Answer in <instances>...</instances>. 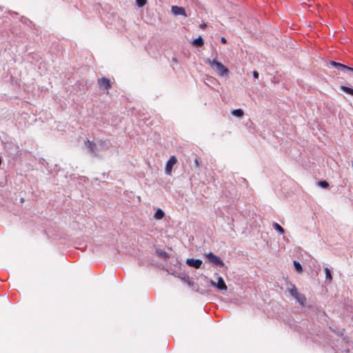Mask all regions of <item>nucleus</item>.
Returning a JSON list of instances; mask_svg holds the SVG:
<instances>
[{
    "label": "nucleus",
    "mask_w": 353,
    "mask_h": 353,
    "mask_svg": "<svg viewBox=\"0 0 353 353\" xmlns=\"http://www.w3.org/2000/svg\"><path fill=\"white\" fill-rule=\"evenodd\" d=\"M206 63H208L210 67L214 69L220 76L223 77L229 72L228 69L224 65L215 59H208Z\"/></svg>",
    "instance_id": "nucleus-1"
},
{
    "label": "nucleus",
    "mask_w": 353,
    "mask_h": 353,
    "mask_svg": "<svg viewBox=\"0 0 353 353\" xmlns=\"http://www.w3.org/2000/svg\"><path fill=\"white\" fill-rule=\"evenodd\" d=\"M289 292L292 296H293L300 304L304 305L306 298L305 296L298 292L297 288L295 285H292V288L289 290Z\"/></svg>",
    "instance_id": "nucleus-2"
},
{
    "label": "nucleus",
    "mask_w": 353,
    "mask_h": 353,
    "mask_svg": "<svg viewBox=\"0 0 353 353\" xmlns=\"http://www.w3.org/2000/svg\"><path fill=\"white\" fill-rule=\"evenodd\" d=\"M206 257L208 259V261L214 265H220V266L224 265V263L220 259V257L214 254L212 252H209L208 254H207Z\"/></svg>",
    "instance_id": "nucleus-3"
},
{
    "label": "nucleus",
    "mask_w": 353,
    "mask_h": 353,
    "mask_svg": "<svg viewBox=\"0 0 353 353\" xmlns=\"http://www.w3.org/2000/svg\"><path fill=\"white\" fill-rule=\"evenodd\" d=\"M330 65L332 66H333L334 68H336L337 70H341L343 72H353V68L347 66L342 63L332 61L330 62Z\"/></svg>",
    "instance_id": "nucleus-4"
},
{
    "label": "nucleus",
    "mask_w": 353,
    "mask_h": 353,
    "mask_svg": "<svg viewBox=\"0 0 353 353\" xmlns=\"http://www.w3.org/2000/svg\"><path fill=\"white\" fill-rule=\"evenodd\" d=\"M210 285L213 287L217 288L220 290H227L228 287L225 283L223 279L221 276L218 277V282L215 283L214 281H210Z\"/></svg>",
    "instance_id": "nucleus-5"
},
{
    "label": "nucleus",
    "mask_w": 353,
    "mask_h": 353,
    "mask_svg": "<svg viewBox=\"0 0 353 353\" xmlns=\"http://www.w3.org/2000/svg\"><path fill=\"white\" fill-rule=\"evenodd\" d=\"M176 162H177V159L174 156H172L170 158V159L168 160V161L167 162L166 165H165V172L168 174H171L172 167L174 164L176 163Z\"/></svg>",
    "instance_id": "nucleus-6"
},
{
    "label": "nucleus",
    "mask_w": 353,
    "mask_h": 353,
    "mask_svg": "<svg viewBox=\"0 0 353 353\" xmlns=\"http://www.w3.org/2000/svg\"><path fill=\"white\" fill-rule=\"evenodd\" d=\"M202 263V261L200 259H188L186 260L187 265H188L190 267H193L196 269L201 268Z\"/></svg>",
    "instance_id": "nucleus-7"
},
{
    "label": "nucleus",
    "mask_w": 353,
    "mask_h": 353,
    "mask_svg": "<svg viewBox=\"0 0 353 353\" xmlns=\"http://www.w3.org/2000/svg\"><path fill=\"white\" fill-rule=\"evenodd\" d=\"M98 84L101 88L108 90L111 87L110 80L105 77L98 79Z\"/></svg>",
    "instance_id": "nucleus-8"
},
{
    "label": "nucleus",
    "mask_w": 353,
    "mask_h": 353,
    "mask_svg": "<svg viewBox=\"0 0 353 353\" xmlns=\"http://www.w3.org/2000/svg\"><path fill=\"white\" fill-rule=\"evenodd\" d=\"M172 12L175 15H183L184 17H187L186 13H185V10L182 7H179V6H173L172 7Z\"/></svg>",
    "instance_id": "nucleus-9"
},
{
    "label": "nucleus",
    "mask_w": 353,
    "mask_h": 353,
    "mask_svg": "<svg viewBox=\"0 0 353 353\" xmlns=\"http://www.w3.org/2000/svg\"><path fill=\"white\" fill-rule=\"evenodd\" d=\"M85 144L87 146V148L89 149V151L91 154L96 153L97 146L95 143L90 141L89 139H87V141H85Z\"/></svg>",
    "instance_id": "nucleus-10"
},
{
    "label": "nucleus",
    "mask_w": 353,
    "mask_h": 353,
    "mask_svg": "<svg viewBox=\"0 0 353 353\" xmlns=\"http://www.w3.org/2000/svg\"><path fill=\"white\" fill-rule=\"evenodd\" d=\"M157 254L159 257L164 259H167L170 257L169 254L165 250L161 249L157 250Z\"/></svg>",
    "instance_id": "nucleus-11"
},
{
    "label": "nucleus",
    "mask_w": 353,
    "mask_h": 353,
    "mask_svg": "<svg viewBox=\"0 0 353 353\" xmlns=\"http://www.w3.org/2000/svg\"><path fill=\"white\" fill-rule=\"evenodd\" d=\"M192 44L198 47H201L203 46L204 41L201 37H199L192 41Z\"/></svg>",
    "instance_id": "nucleus-12"
},
{
    "label": "nucleus",
    "mask_w": 353,
    "mask_h": 353,
    "mask_svg": "<svg viewBox=\"0 0 353 353\" xmlns=\"http://www.w3.org/2000/svg\"><path fill=\"white\" fill-rule=\"evenodd\" d=\"M164 216H165V213L163 212V211L161 209H158L156 211V212L154 215V217L156 219H161L163 218Z\"/></svg>",
    "instance_id": "nucleus-13"
},
{
    "label": "nucleus",
    "mask_w": 353,
    "mask_h": 353,
    "mask_svg": "<svg viewBox=\"0 0 353 353\" xmlns=\"http://www.w3.org/2000/svg\"><path fill=\"white\" fill-rule=\"evenodd\" d=\"M324 270L325 272V279L327 281H328L329 283H330L332 280L331 271L328 268H325Z\"/></svg>",
    "instance_id": "nucleus-14"
},
{
    "label": "nucleus",
    "mask_w": 353,
    "mask_h": 353,
    "mask_svg": "<svg viewBox=\"0 0 353 353\" xmlns=\"http://www.w3.org/2000/svg\"><path fill=\"white\" fill-rule=\"evenodd\" d=\"M340 89L342 91L353 96V89L352 88L345 86V85H341Z\"/></svg>",
    "instance_id": "nucleus-15"
},
{
    "label": "nucleus",
    "mask_w": 353,
    "mask_h": 353,
    "mask_svg": "<svg viewBox=\"0 0 353 353\" xmlns=\"http://www.w3.org/2000/svg\"><path fill=\"white\" fill-rule=\"evenodd\" d=\"M340 89L342 91L353 96V89L352 88L345 86V85H341Z\"/></svg>",
    "instance_id": "nucleus-16"
},
{
    "label": "nucleus",
    "mask_w": 353,
    "mask_h": 353,
    "mask_svg": "<svg viewBox=\"0 0 353 353\" xmlns=\"http://www.w3.org/2000/svg\"><path fill=\"white\" fill-rule=\"evenodd\" d=\"M340 89L342 91L353 96V89L352 88L345 86V85H341Z\"/></svg>",
    "instance_id": "nucleus-17"
},
{
    "label": "nucleus",
    "mask_w": 353,
    "mask_h": 353,
    "mask_svg": "<svg viewBox=\"0 0 353 353\" xmlns=\"http://www.w3.org/2000/svg\"><path fill=\"white\" fill-rule=\"evenodd\" d=\"M232 115H234V117H241L243 116V110L241 109H236V110H234L232 112Z\"/></svg>",
    "instance_id": "nucleus-18"
},
{
    "label": "nucleus",
    "mask_w": 353,
    "mask_h": 353,
    "mask_svg": "<svg viewBox=\"0 0 353 353\" xmlns=\"http://www.w3.org/2000/svg\"><path fill=\"white\" fill-rule=\"evenodd\" d=\"M294 265L297 272L301 273L303 272V268L299 262L294 261Z\"/></svg>",
    "instance_id": "nucleus-19"
},
{
    "label": "nucleus",
    "mask_w": 353,
    "mask_h": 353,
    "mask_svg": "<svg viewBox=\"0 0 353 353\" xmlns=\"http://www.w3.org/2000/svg\"><path fill=\"white\" fill-rule=\"evenodd\" d=\"M273 228L276 230L278 231L280 234H283L284 233V230L283 228L278 223H273Z\"/></svg>",
    "instance_id": "nucleus-20"
},
{
    "label": "nucleus",
    "mask_w": 353,
    "mask_h": 353,
    "mask_svg": "<svg viewBox=\"0 0 353 353\" xmlns=\"http://www.w3.org/2000/svg\"><path fill=\"white\" fill-rule=\"evenodd\" d=\"M318 184L319 186L323 188H326L329 186V184L326 181H321L318 183Z\"/></svg>",
    "instance_id": "nucleus-21"
},
{
    "label": "nucleus",
    "mask_w": 353,
    "mask_h": 353,
    "mask_svg": "<svg viewBox=\"0 0 353 353\" xmlns=\"http://www.w3.org/2000/svg\"><path fill=\"white\" fill-rule=\"evenodd\" d=\"M137 4L139 7H143L147 3V0H136Z\"/></svg>",
    "instance_id": "nucleus-22"
},
{
    "label": "nucleus",
    "mask_w": 353,
    "mask_h": 353,
    "mask_svg": "<svg viewBox=\"0 0 353 353\" xmlns=\"http://www.w3.org/2000/svg\"><path fill=\"white\" fill-rule=\"evenodd\" d=\"M194 167L196 169H199V167H200V163H199V159L198 157H196L195 159H194Z\"/></svg>",
    "instance_id": "nucleus-23"
},
{
    "label": "nucleus",
    "mask_w": 353,
    "mask_h": 353,
    "mask_svg": "<svg viewBox=\"0 0 353 353\" xmlns=\"http://www.w3.org/2000/svg\"><path fill=\"white\" fill-rule=\"evenodd\" d=\"M253 77L255 78V79H257L259 77V72L257 71H254L253 72Z\"/></svg>",
    "instance_id": "nucleus-24"
},
{
    "label": "nucleus",
    "mask_w": 353,
    "mask_h": 353,
    "mask_svg": "<svg viewBox=\"0 0 353 353\" xmlns=\"http://www.w3.org/2000/svg\"><path fill=\"white\" fill-rule=\"evenodd\" d=\"M221 42L223 43H227V40L225 37H222L221 39Z\"/></svg>",
    "instance_id": "nucleus-25"
},
{
    "label": "nucleus",
    "mask_w": 353,
    "mask_h": 353,
    "mask_svg": "<svg viewBox=\"0 0 353 353\" xmlns=\"http://www.w3.org/2000/svg\"><path fill=\"white\" fill-rule=\"evenodd\" d=\"M205 26H206V25H205V24H203V25H201V28H204Z\"/></svg>",
    "instance_id": "nucleus-26"
},
{
    "label": "nucleus",
    "mask_w": 353,
    "mask_h": 353,
    "mask_svg": "<svg viewBox=\"0 0 353 353\" xmlns=\"http://www.w3.org/2000/svg\"><path fill=\"white\" fill-rule=\"evenodd\" d=\"M352 168H353V163H352Z\"/></svg>",
    "instance_id": "nucleus-27"
}]
</instances>
